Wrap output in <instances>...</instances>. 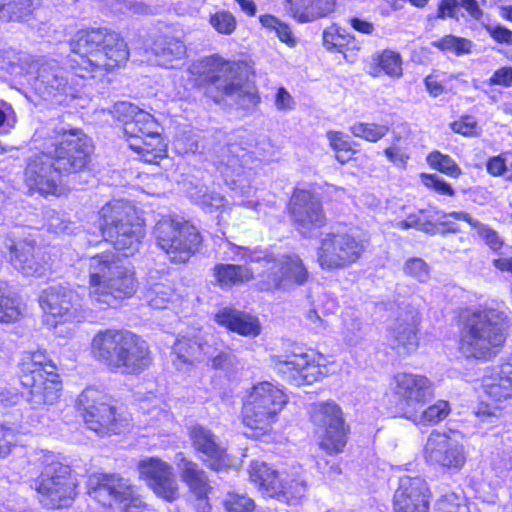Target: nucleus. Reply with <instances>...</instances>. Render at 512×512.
I'll return each mask as SVG.
<instances>
[{
  "mask_svg": "<svg viewBox=\"0 0 512 512\" xmlns=\"http://www.w3.org/2000/svg\"><path fill=\"white\" fill-rule=\"evenodd\" d=\"M446 216L467 223L476 231L477 235L491 251L499 252L504 247L505 241L500 234L491 226L474 219L470 213L465 211H451L446 214Z\"/></svg>",
  "mask_w": 512,
  "mask_h": 512,
  "instance_id": "obj_40",
  "label": "nucleus"
},
{
  "mask_svg": "<svg viewBox=\"0 0 512 512\" xmlns=\"http://www.w3.org/2000/svg\"><path fill=\"white\" fill-rule=\"evenodd\" d=\"M434 512H471L467 501L455 492L441 495L434 504Z\"/></svg>",
  "mask_w": 512,
  "mask_h": 512,
  "instance_id": "obj_53",
  "label": "nucleus"
},
{
  "mask_svg": "<svg viewBox=\"0 0 512 512\" xmlns=\"http://www.w3.org/2000/svg\"><path fill=\"white\" fill-rule=\"evenodd\" d=\"M347 23L355 32L366 36H372L376 30L372 21L358 15L351 16Z\"/></svg>",
  "mask_w": 512,
  "mask_h": 512,
  "instance_id": "obj_64",
  "label": "nucleus"
},
{
  "mask_svg": "<svg viewBox=\"0 0 512 512\" xmlns=\"http://www.w3.org/2000/svg\"><path fill=\"white\" fill-rule=\"evenodd\" d=\"M225 512H255L256 502L246 493L229 491L222 500Z\"/></svg>",
  "mask_w": 512,
  "mask_h": 512,
  "instance_id": "obj_51",
  "label": "nucleus"
},
{
  "mask_svg": "<svg viewBox=\"0 0 512 512\" xmlns=\"http://www.w3.org/2000/svg\"><path fill=\"white\" fill-rule=\"evenodd\" d=\"M36 0H0V23H24L33 18Z\"/></svg>",
  "mask_w": 512,
  "mask_h": 512,
  "instance_id": "obj_42",
  "label": "nucleus"
},
{
  "mask_svg": "<svg viewBox=\"0 0 512 512\" xmlns=\"http://www.w3.org/2000/svg\"><path fill=\"white\" fill-rule=\"evenodd\" d=\"M128 146L146 164L159 165L168 157V145L160 132L130 142Z\"/></svg>",
  "mask_w": 512,
  "mask_h": 512,
  "instance_id": "obj_35",
  "label": "nucleus"
},
{
  "mask_svg": "<svg viewBox=\"0 0 512 512\" xmlns=\"http://www.w3.org/2000/svg\"><path fill=\"white\" fill-rule=\"evenodd\" d=\"M407 275L416 278L420 282L425 281L429 275L428 264L421 258H410L404 264Z\"/></svg>",
  "mask_w": 512,
  "mask_h": 512,
  "instance_id": "obj_60",
  "label": "nucleus"
},
{
  "mask_svg": "<svg viewBox=\"0 0 512 512\" xmlns=\"http://www.w3.org/2000/svg\"><path fill=\"white\" fill-rule=\"evenodd\" d=\"M369 75L373 78L387 76L399 79L403 75V60L399 52L383 49L374 53L369 63Z\"/></svg>",
  "mask_w": 512,
  "mask_h": 512,
  "instance_id": "obj_37",
  "label": "nucleus"
},
{
  "mask_svg": "<svg viewBox=\"0 0 512 512\" xmlns=\"http://www.w3.org/2000/svg\"><path fill=\"white\" fill-rule=\"evenodd\" d=\"M149 50L158 64L166 68L172 67L174 61L183 59L187 52L184 42L170 34L156 35Z\"/></svg>",
  "mask_w": 512,
  "mask_h": 512,
  "instance_id": "obj_33",
  "label": "nucleus"
},
{
  "mask_svg": "<svg viewBox=\"0 0 512 512\" xmlns=\"http://www.w3.org/2000/svg\"><path fill=\"white\" fill-rule=\"evenodd\" d=\"M435 397L434 382L425 374L410 371L394 373L384 394L386 413L404 419L415 408H423Z\"/></svg>",
  "mask_w": 512,
  "mask_h": 512,
  "instance_id": "obj_11",
  "label": "nucleus"
},
{
  "mask_svg": "<svg viewBox=\"0 0 512 512\" xmlns=\"http://www.w3.org/2000/svg\"><path fill=\"white\" fill-rule=\"evenodd\" d=\"M205 341L195 336H180L176 338L171 347V361L178 371L191 370L200 362L205 354Z\"/></svg>",
  "mask_w": 512,
  "mask_h": 512,
  "instance_id": "obj_31",
  "label": "nucleus"
},
{
  "mask_svg": "<svg viewBox=\"0 0 512 512\" xmlns=\"http://www.w3.org/2000/svg\"><path fill=\"white\" fill-rule=\"evenodd\" d=\"M285 211L295 230L303 236L321 230L328 224L323 203L311 189L294 187Z\"/></svg>",
  "mask_w": 512,
  "mask_h": 512,
  "instance_id": "obj_19",
  "label": "nucleus"
},
{
  "mask_svg": "<svg viewBox=\"0 0 512 512\" xmlns=\"http://www.w3.org/2000/svg\"><path fill=\"white\" fill-rule=\"evenodd\" d=\"M486 170L493 177H504L512 182V150L489 157L486 161Z\"/></svg>",
  "mask_w": 512,
  "mask_h": 512,
  "instance_id": "obj_50",
  "label": "nucleus"
},
{
  "mask_svg": "<svg viewBox=\"0 0 512 512\" xmlns=\"http://www.w3.org/2000/svg\"><path fill=\"white\" fill-rule=\"evenodd\" d=\"M310 273L298 254H284L278 265V271L268 275L263 281V290L272 292L288 286H303L309 280Z\"/></svg>",
  "mask_w": 512,
  "mask_h": 512,
  "instance_id": "obj_26",
  "label": "nucleus"
},
{
  "mask_svg": "<svg viewBox=\"0 0 512 512\" xmlns=\"http://www.w3.org/2000/svg\"><path fill=\"white\" fill-rule=\"evenodd\" d=\"M27 305L22 296L0 282V323L15 324L24 319Z\"/></svg>",
  "mask_w": 512,
  "mask_h": 512,
  "instance_id": "obj_38",
  "label": "nucleus"
},
{
  "mask_svg": "<svg viewBox=\"0 0 512 512\" xmlns=\"http://www.w3.org/2000/svg\"><path fill=\"white\" fill-rule=\"evenodd\" d=\"M422 316L417 309H407L396 317L388 330L390 348L398 357L407 358L414 355L421 345Z\"/></svg>",
  "mask_w": 512,
  "mask_h": 512,
  "instance_id": "obj_21",
  "label": "nucleus"
},
{
  "mask_svg": "<svg viewBox=\"0 0 512 512\" xmlns=\"http://www.w3.org/2000/svg\"><path fill=\"white\" fill-rule=\"evenodd\" d=\"M215 285L222 290H231L255 279L251 267L232 263H217L212 268Z\"/></svg>",
  "mask_w": 512,
  "mask_h": 512,
  "instance_id": "obj_32",
  "label": "nucleus"
},
{
  "mask_svg": "<svg viewBox=\"0 0 512 512\" xmlns=\"http://www.w3.org/2000/svg\"><path fill=\"white\" fill-rule=\"evenodd\" d=\"M209 23L219 34L223 35L232 34L237 27L235 16L226 10H219L210 14Z\"/></svg>",
  "mask_w": 512,
  "mask_h": 512,
  "instance_id": "obj_56",
  "label": "nucleus"
},
{
  "mask_svg": "<svg viewBox=\"0 0 512 512\" xmlns=\"http://www.w3.org/2000/svg\"><path fill=\"white\" fill-rule=\"evenodd\" d=\"M250 64L243 59H226L218 53L204 56L189 68L192 87L215 104L237 95V102L244 108H256L261 96L254 82L244 85L237 79L251 71Z\"/></svg>",
  "mask_w": 512,
  "mask_h": 512,
  "instance_id": "obj_3",
  "label": "nucleus"
},
{
  "mask_svg": "<svg viewBox=\"0 0 512 512\" xmlns=\"http://www.w3.org/2000/svg\"><path fill=\"white\" fill-rule=\"evenodd\" d=\"M187 435L194 453L203 460L208 469L219 472L230 466L227 449L211 429L201 424H193L188 427Z\"/></svg>",
  "mask_w": 512,
  "mask_h": 512,
  "instance_id": "obj_23",
  "label": "nucleus"
},
{
  "mask_svg": "<svg viewBox=\"0 0 512 512\" xmlns=\"http://www.w3.org/2000/svg\"><path fill=\"white\" fill-rule=\"evenodd\" d=\"M36 141L40 150L28 158L23 171L30 192L59 197L63 177L90 169L94 145L82 128L54 127Z\"/></svg>",
  "mask_w": 512,
  "mask_h": 512,
  "instance_id": "obj_1",
  "label": "nucleus"
},
{
  "mask_svg": "<svg viewBox=\"0 0 512 512\" xmlns=\"http://www.w3.org/2000/svg\"><path fill=\"white\" fill-rule=\"evenodd\" d=\"M86 490L89 497L104 508L122 504V512H144L147 508L137 486L120 473H94L89 476Z\"/></svg>",
  "mask_w": 512,
  "mask_h": 512,
  "instance_id": "obj_16",
  "label": "nucleus"
},
{
  "mask_svg": "<svg viewBox=\"0 0 512 512\" xmlns=\"http://www.w3.org/2000/svg\"><path fill=\"white\" fill-rule=\"evenodd\" d=\"M288 402L289 396L277 384L260 381L252 385L242 399L239 416L249 437L256 440L270 437Z\"/></svg>",
  "mask_w": 512,
  "mask_h": 512,
  "instance_id": "obj_8",
  "label": "nucleus"
},
{
  "mask_svg": "<svg viewBox=\"0 0 512 512\" xmlns=\"http://www.w3.org/2000/svg\"><path fill=\"white\" fill-rule=\"evenodd\" d=\"M432 45L443 53L461 56L471 53L473 42L465 37L447 34L434 41Z\"/></svg>",
  "mask_w": 512,
  "mask_h": 512,
  "instance_id": "obj_47",
  "label": "nucleus"
},
{
  "mask_svg": "<svg viewBox=\"0 0 512 512\" xmlns=\"http://www.w3.org/2000/svg\"><path fill=\"white\" fill-rule=\"evenodd\" d=\"M259 21L264 28L274 31L281 42L287 44L289 47H294L296 45V38L294 37L292 29L288 23L281 21L272 14L261 15L259 17Z\"/></svg>",
  "mask_w": 512,
  "mask_h": 512,
  "instance_id": "obj_49",
  "label": "nucleus"
},
{
  "mask_svg": "<svg viewBox=\"0 0 512 512\" xmlns=\"http://www.w3.org/2000/svg\"><path fill=\"white\" fill-rule=\"evenodd\" d=\"M351 134L369 143H377L389 132V126L374 122H356L350 127Z\"/></svg>",
  "mask_w": 512,
  "mask_h": 512,
  "instance_id": "obj_48",
  "label": "nucleus"
},
{
  "mask_svg": "<svg viewBox=\"0 0 512 512\" xmlns=\"http://www.w3.org/2000/svg\"><path fill=\"white\" fill-rule=\"evenodd\" d=\"M421 184L430 192L447 198H453L456 191L451 183L447 182L436 173H420Z\"/></svg>",
  "mask_w": 512,
  "mask_h": 512,
  "instance_id": "obj_52",
  "label": "nucleus"
},
{
  "mask_svg": "<svg viewBox=\"0 0 512 512\" xmlns=\"http://www.w3.org/2000/svg\"><path fill=\"white\" fill-rule=\"evenodd\" d=\"M459 0H439L435 17L437 19L452 18L458 20Z\"/></svg>",
  "mask_w": 512,
  "mask_h": 512,
  "instance_id": "obj_63",
  "label": "nucleus"
},
{
  "mask_svg": "<svg viewBox=\"0 0 512 512\" xmlns=\"http://www.w3.org/2000/svg\"><path fill=\"white\" fill-rule=\"evenodd\" d=\"M506 408L501 403L479 401L473 413L481 423L496 424Z\"/></svg>",
  "mask_w": 512,
  "mask_h": 512,
  "instance_id": "obj_55",
  "label": "nucleus"
},
{
  "mask_svg": "<svg viewBox=\"0 0 512 512\" xmlns=\"http://www.w3.org/2000/svg\"><path fill=\"white\" fill-rule=\"evenodd\" d=\"M38 303L44 314V322L50 328L73 323L77 318L71 297L65 288L51 286L41 291Z\"/></svg>",
  "mask_w": 512,
  "mask_h": 512,
  "instance_id": "obj_25",
  "label": "nucleus"
},
{
  "mask_svg": "<svg viewBox=\"0 0 512 512\" xmlns=\"http://www.w3.org/2000/svg\"><path fill=\"white\" fill-rule=\"evenodd\" d=\"M128 109L131 117L123 122V133L128 143L159 132L158 123L150 113L132 105Z\"/></svg>",
  "mask_w": 512,
  "mask_h": 512,
  "instance_id": "obj_36",
  "label": "nucleus"
},
{
  "mask_svg": "<svg viewBox=\"0 0 512 512\" xmlns=\"http://www.w3.org/2000/svg\"><path fill=\"white\" fill-rule=\"evenodd\" d=\"M80 482L77 473L67 463L56 457H47L34 480L39 502L48 509H66L79 495Z\"/></svg>",
  "mask_w": 512,
  "mask_h": 512,
  "instance_id": "obj_10",
  "label": "nucleus"
},
{
  "mask_svg": "<svg viewBox=\"0 0 512 512\" xmlns=\"http://www.w3.org/2000/svg\"><path fill=\"white\" fill-rule=\"evenodd\" d=\"M399 140L400 136L396 137L395 141L384 149V154L392 164L405 165L409 159V155L406 149L397 143Z\"/></svg>",
  "mask_w": 512,
  "mask_h": 512,
  "instance_id": "obj_62",
  "label": "nucleus"
},
{
  "mask_svg": "<svg viewBox=\"0 0 512 512\" xmlns=\"http://www.w3.org/2000/svg\"><path fill=\"white\" fill-rule=\"evenodd\" d=\"M67 67L84 80L105 76L124 68L130 49L123 34L106 25H83L67 41Z\"/></svg>",
  "mask_w": 512,
  "mask_h": 512,
  "instance_id": "obj_2",
  "label": "nucleus"
},
{
  "mask_svg": "<svg viewBox=\"0 0 512 512\" xmlns=\"http://www.w3.org/2000/svg\"><path fill=\"white\" fill-rule=\"evenodd\" d=\"M367 252V240L351 230L323 234L315 248L316 263L324 272H337L358 264Z\"/></svg>",
  "mask_w": 512,
  "mask_h": 512,
  "instance_id": "obj_13",
  "label": "nucleus"
},
{
  "mask_svg": "<svg viewBox=\"0 0 512 512\" xmlns=\"http://www.w3.org/2000/svg\"><path fill=\"white\" fill-rule=\"evenodd\" d=\"M497 368L483 376L481 388L490 401L508 407L512 402V354L501 361Z\"/></svg>",
  "mask_w": 512,
  "mask_h": 512,
  "instance_id": "obj_29",
  "label": "nucleus"
},
{
  "mask_svg": "<svg viewBox=\"0 0 512 512\" xmlns=\"http://www.w3.org/2000/svg\"><path fill=\"white\" fill-rule=\"evenodd\" d=\"M136 468L139 478L158 499L173 503L180 498V485L170 463L159 457H146L138 461Z\"/></svg>",
  "mask_w": 512,
  "mask_h": 512,
  "instance_id": "obj_20",
  "label": "nucleus"
},
{
  "mask_svg": "<svg viewBox=\"0 0 512 512\" xmlns=\"http://www.w3.org/2000/svg\"><path fill=\"white\" fill-rule=\"evenodd\" d=\"M487 85L502 88L512 87V66L506 65L497 68L487 80Z\"/></svg>",
  "mask_w": 512,
  "mask_h": 512,
  "instance_id": "obj_61",
  "label": "nucleus"
},
{
  "mask_svg": "<svg viewBox=\"0 0 512 512\" xmlns=\"http://www.w3.org/2000/svg\"><path fill=\"white\" fill-rule=\"evenodd\" d=\"M450 130L466 138L479 137L481 128L477 119L469 114H464L449 123Z\"/></svg>",
  "mask_w": 512,
  "mask_h": 512,
  "instance_id": "obj_54",
  "label": "nucleus"
},
{
  "mask_svg": "<svg viewBox=\"0 0 512 512\" xmlns=\"http://www.w3.org/2000/svg\"><path fill=\"white\" fill-rule=\"evenodd\" d=\"M432 492L427 481L420 476L404 475L399 478L392 497L394 512H430Z\"/></svg>",
  "mask_w": 512,
  "mask_h": 512,
  "instance_id": "obj_24",
  "label": "nucleus"
},
{
  "mask_svg": "<svg viewBox=\"0 0 512 512\" xmlns=\"http://www.w3.org/2000/svg\"><path fill=\"white\" fill-rule=\"evenodd\" d=\"M140 288L137 272L132 265L117 264L109 254L100 253L90 258L87 296L99 310L121 306L134 298Z\"/></svg>",
  "mask_w": 512,
  "mask_h": 512,
  "instance_id": "obj_6",
  "label": "nucleus"
},
{
  "mask_svg": "<svg viewBox=\"0 0 512 512\" xmlns=\"http://www.w3.org/2000/svg\"><path fill=\"white\" fill-rule=\"evenodd\" d=\"M75 407L88 430L100 437L118 433L120 414L110 396L85 389L77 397Z\"/></svg>",
  "mask_w": 512,
  "mask_h": 512,
  "instance_id": "obj_18",
  "label": "nucleus"
},
{
  "mask_svg": "<svg viewBox=\"0 0 512 512\" xmlns=\"http://www.w3.org/2000/svg\"><path fill=\"white\" fill-rule=\"evenodd\" d=\"M213 320L228 333L241 337L257 338L262 333V324L258 315L233 306L218 309Z\"/></svg>",
  "mask_w": 512,
  "mask_h": 512,
  "instance_id": "obj_27",
  "label": "nucleus"
},
{
  "mask_svg": "<svg viewBox=\"0 0 512 512\" xmlns=\"http://www.w3.org/2000/svg\"><path fill=\"white\" fill-rule=\"evenodd\" d=\"M284 472L264 461L253 460L248 467V478L251 484L262 495L272 498L278 488Z\"/></svg>",
  "mask_w": 512,
  "mask_h": 512,
  "instance_id": "obj_34",
  "label": "nucleus"
},
{
  "mask_svg": "<svg viewBox=\"0 0 512 512\" xmlns=\"http://www.w3.org/2000/svg\"><path fill=\"white\" fill-rule=\"evenodd\" d=\"M322 45L334 55H341L349 63H355L361 52V42L355 34L339 23L333 22L322 32Z\"/></svg>",
  "mask_w": 512,
  "mask_h": 512,
  "instance_id": "obj_28",
  "label": "nucleus"
},
{
  "mask_svg": "<svg viewBox=\"0 0 512 512\" xmlns=\"http://www.w3.org/2000/svg\"><path fill=\"white\" fill-rule=\"evenodd\" d=\"M454 323L459 352L481 362L493 360L506 346L511 332L509 315L493 307L459 308Z\"/></svg>",
  "mask_w": 512,
  "mask_h": 512,
  "instance_id": "obj_4",
  "label": "nucleus"
},
{
  "mask_svg": "<svg viewBox=\"0 0 512 512\" xmlns=\"http://www.w3.org/2000/svg\"><path fill=\"white\" fill-rule=\"evenodd\" d=\"M16 376L27 401L35 408L60 402L63 380L51 354L44 348L24 351L17 363Z\"/></svg>",
  "mask_w": 512,
  "mask_h": 512,
  "instance_id": "obj_7",
  "label": "nucleus"
},
{
  "mask_svg": "<svg viewBox=\"0 0 512 512\" xmlns=\"http://www.w3.org/2000/svg\"><path fill=\"white\" fill-rule=\"evenodd\" d=\"M451 413V406L447 400L438 399L423 408H415L404 419L415 425L435 426L445 420Z\"/></svg>",
  "mask_w": 512,
  "mask_h": 512,
  "instance_id": "obj_41",
  "label": "nucleus"
},
{
  "mask_svg": "<svg viewBox=\"0 0 512 512\" xmlns=\"http://www.w3.org/2000/svg\"><path fill=\"white\" fill-rule=\"evenodd\" d=\"M326 138L337 163L343 166L356 159L355 155L358 153L356 147L359 144L352 141L347 134L342 131L329 130L326 132Z\"/></svg>",
  "mask_w": 512,
  "mask_h": 512,
  "instance_id": "obj_43",
  "label": "nucleus"
},
{
  "mask_svg": "<svg viewBox=\"0 0 512 512\" xmlns=\"http://www.w3.org/2000/svg\"><path fill=\"white\" fill-rule=\"evenodd\" d=\"M200 208L206 212H215L225 205V197L216 191H205L197 200Z\"/></svg>",
  "mask_w": 512,
  "mask_h": 512,
  "instance_id": "obj_59",
  "label": "nucleus"
},
{
  "mask_svg": "<svg viewBox=\"0 0 512 512\" xmlns=\"http://www.w3.org/2000/svg\"><path fill=\"white\" fill-rule=\"evenodd\" d=\"M270 361L283 381L297 387L311 385L325 376V356L297 342H289L281 353L272 355Z\"/></svg>",
  "mask_w": 512,
  "mask_h": 512,
  "instance_id": "obj_12",
  "label": "nucleus"
},
{
  "mask_svg": "<svg viewBox=\"0 0 512 512\" xmlns=\"http://www.w3.org/2000/svg\"><path fill=\"white\" fill-rule=\"evenodd\" d=\"M437 211L421 208L417 210L418 231H422L429 235H435L439 232L438 221L436 219Z\"/></svg>",
  "mask_w": 512,
  "mask_h": 512,
  "instance_id": "obj_58",
  "label": "nucleus"
},
{
  "mask_svg": "<svg viewBox=\"0 0 512 512\" xmlns=\"http://www.w3.org/2000/svg\"><path fill=\"white\" fill-rule=\"evenodd\" d=\"M99 230L107 243L124 257L139 251L145 237V222L132 205L110 201L99 211Z\"/></svg>",
  "mask_w": 512,
  "mask_h": 512,
  "instance_id": "obj_9",
  "label": "nucleus"
},
{
  "mask_svg": "<svg viewBox=\"0 0 512 512\" xmlns=\"http://www.w3.org/2000/svg\"><path fill=\"white\" fill-rule=\"evenodd\" d=\"M309 421L321 451L328 456H337L345 452L351 427L342 408L335 401L327 400L312 404Z\"/></svg>",
  "mask_w": 512,
  "mask_h": 512,
  "instance_id": "obj_15",
  "label": "nucleus"
},
{
  "mask_svg": "<svg viewBox=\"0 0 512 512\" xmlns=\"http://www.w3.org/2000/svg\"><path fill=\"white\" fill-rule=\"evenodd\" d=\"M181 481L192 496L190 505L194 512H212L210 494L213 491L208 474L198 463L187 458L182 452L177 454Z\"/></svg>",
  "mask_w": 512,
  "mask_h": 512,
  "instance_id": "obj_22",
  "label": "nucleus"
},
{
  "mask_svg": "<svg viewBox=\"0 0 512 512\" xmlns=\"http://www.w3.org/2000/svg\"><path fill=\"white\" fill-rule=\"evenodd\" d=\"M272 499L287 505L302 502L307 493V484L298 474L284 472Z\"/></svg>",
  "mask_w": 512,
  "mask_h": 512,
  "instance_id": "obj_39",
  "label": "nucleus"
},
{
  "mask_svg": "<svg viewBox=\"0 0 512 512\" xmlns=\"http://www.w3.org/2000/svg\"><path fill=\"white\" fill-rule=\"evenodd\" d=\"M426 162L431 169L453 179H457L463 174L458 163L450 155L439 150L429 152L426 156Z\"/></svg>",
  "mask_w": 512,
  "mask_h": 512,
  "instance_id": "obj_46",
  "label": "nucleus"
},
{
  "mask_svg": "<svg viewBox=\"0 0 512 512\" xmlns=\"http://www.w3.org/2000/svg\"><path fill=\"white\" fill-rule=\"evenodd\" d=\"M157 246L172 264H185L198 254L204 238L198 227L189 220L166 218L154 227Z\"/></svg>",
  "mask_w": 512,
  "mask_h": 512,
  "instance_id": "obj_14",
  "label": "nucleus"
},
{
  "mask_svg": "<svg viewBox=\"0 0 512 512\" xmlns=\"http://www.w3.org/2000/svg\"><path fill=\"white\" fill-rule=\"evenodd\" d=\"M459 74H447L439 69H432L423 79L426 92L431 98H438L444 94L456 95L452 87H448V82L457 80Z\"/></svg>",
  "mask_w": 512,
  "mask_h": 512,
  "instance_id": "obj_44",
  "label": "nucleus"
},
{
  "mask_svg": "<svg viewBox=\"0 0 512 512\" xmlns=\"http://www.w3.org/2000/svg\"><path fill=\"white\" fill-rule=\"evenodd\" d=\"M91 356L108 371L139 376L153 364L149 343L139 334L125 328L98 330L90 342Z\"/></svg>",
  "mask_w": 512,
  "mask_h": 512,
  "instance_id": "obj_5",
  "label": "nucleus"
},
{
  "mask_svg": "<svg viewBox=\"0 0 512 512\" xmlns=\"http://www.w3.org/2000/svg\"><path fill=\"white\" fill-rule=\"evenodd\" d=\"M422 456L435 470L444 475H455L465 467L468 451L456 431L434 429L423 445Z\"/></svg>",
  "mask_w": 512,
  "mask_h": 512,
  "instance_id": "obj_17",
  "label": "nucleus"
},
{
  "mask_svg": "<svg viewBox=\"0 0 512 512\" xmlns=\"http://www.w3.org/2000/svg\"><path fill=\"white\" fill-rule=\"evenodd\" d=\"M284 10L297 23H309L333 14L337 0H284Z\"/></svg>",
  "mask_w": 512,
  "mask_h": 512,
  "instance_id": "obj_30",
  "label": "nucleus"
},
{
  "mask_svg": "<svg viewBox=\"0 0 512 512\" xmlns=\"http://www.w3.org/2000/svg\"><path fill=\"white\" fill-rule=\"evenodd\" d=\"M174 292L173 283L168 279H163L151 284L146 289L144 297L151 308L162 310L168 307Z\"/></svg>",
  "mask_w": 512,
  "mask_h": 512,
  "instance_id": "obj_45",
  "label": "nucleus"
},
{
  "mask_svg": "<svg viewBox=\"0 0 512 512\" xmlns=\"http://www.w3.org/2000/svg\"><path fill=\"white\" fill-rule=\"evenodd\" d=\"M18 434L15 427L0 422V459L7 458L17 446Z\"/></svg>",
  "mask_w": 512,
  "mask_h": 512,
  "instance_id": "obj_57",
  "label": "nucleus"
}]
</instances>
